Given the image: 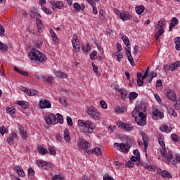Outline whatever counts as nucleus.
<instances>
[{"instance_id": "6e6d98bb", "label": "nucleus", "mask_w": 180, "mask_h": 180, "mask_svg": "<svg viewBox=\"0 0 180 180\" xmlns=\"http://www.w3.org/2000/svg\"><path fill=\"white\" fill-rule=\"evenodd\" d=\"M126 167H128V168H133L134 167V162H131V160H129L125 164Z\"/></svg>"}, {"instance_id": "c85d7f7f", "label": "nucleus", "mask_w": 180, "mask_h": 180, "mask_svg": "<svg viewBox=\"0 0 180 180\" xmlns=\"http://www.w3.org/2000/svg\"><path fill=\"white\" fill-rule=\"evenodd\" d=\"M54 75H56V77H57V78H67V77H68L67 74L61 71H56L54 72Z\"/></svg>"}, {"instance_id": "4468645a", "label": "nucleus", "mask_w": 180, "mask_h": 180, "mask_svg": "<svg viewBox=\"0 0 180 180\" xmlns=\"http://www.w3.org/2000/svg\"><path fill=\"white\" fill-rule=\"evenodd\" d=\"M166 96H167L168 99L172 102H175V101H176V94H175V92L171 89L167 90Z\"/></svg>"}, {"instance_id": "052dcab7", "label": "nucleus", "mask_w": 180, "mask_h": 180, "mask_svg": "<svg viewBox=\"0 0 180 180\" xmlns=\"http://www.w3.org/2000/svg\"><path fill=\"white\" fill-rule=\"evenodd\" d=\"M100 105L103 109H108V105L106 104V102L105 101H101L100 102Z\"/></svg>"}, {"instance_id": "9b49d317", "label": "nucleus", "mask_w": 180, "mask_h": 180, "mask_svg": "<svg viewBox=\"0 0 180 180\" xmlns=\"http://www.w3.org/2000/svg\"><path fill=\"white\" fill-rule=\"evenodd\" d=\"M56 115L53 114H49L45 117V122L47 124H57V121H56Z\"/></svg>"}, {"instance_id": "69168bd1", "label": "nucleus", "mask_w": 180, "mask_h": 180, "mask_svg": "<svg viewBox=\"0 0 180 180\" xmlns=\"http://www.w3.org/2000/svg\"><path fill=\"white\" fill-rule=\"evenodd\" d=\"M42 10L45 12L47 15H51V10L47 8L46 7H42Z\"/></svg>"}, {"instance_id": "de8ad7c7", "label": "nucleus", "mask_w": 180, "mask_h": 180, "mask_svg": "<svg viewBox=\"0 0 180 180\" xmlns=\"http://www.w3.org/2000/svg\"><path fill=\"white\" fill-rule=\"evenodd\" d=\"M96 54H98V52L96 51H92L90 54L91 60H96V58H98V56Z\"/></svg>"}, {"instance_id": "ea45409f", "label": "nucleus", "mask_w": 180, "mask_h": 180, "mask_svg": "<svg viewBox=\"0 0 180 180\" xmlns=\"http://www.w3.org/2000/svg\"><path fill=\"white\" fill-rule=\"evenodd\" d=\"M174 42L176 44V50H177V51H180V37H178L174 39Z\"/></svg>"}, {"instance_id": "4c0bfd02", "label": "nucleus", "mask_w": 180, "mask_h": 180, "mask_svg": "<svg viewBox=\"0 0 180 180\" xmlns=\"http://www.w3.org/2000/svg\"><path fill=\"white\" fill-rule=\"evenodd\" d=\"M38 151L39 154H41L42 155H45V154H49V150L46 148L40 147L38 148Z\"/></svg>"}, {"instance_id": "412c9836", "label": "nucleus", "mask_w": 180, "mask_h": 180, "mask_svg": "<svg viewBox=\"0 0 180 180\" xmlns=\"http://www.w3.org/2000/svg\"><path fill=\"white\" fill-rule=\"evenodd\" d=\"M14 171L17 172L19 176H21L22 178L25 176V172L23 171V169L20 166L14 167Z\"/></svg>"}, {"instance_id": "6ab92c4d", "label": "nucleus", "mask_w": 180, "mask_h": 180, "mask_svg": "<svg viewBox=\"0 0 180 180\" xmlns=\"http://www.w3.org/2000/svg\"><path fill=\"white\" fill-rule=\"evenodd\" d=\"M115 89L117 91V92H120L121 95V99H122V101H125V99L127 98V90L119 88H115Z\"/></svg>"}, {"instance_id": "423d86ee", "label": "nucleus", "mask_w": 180, "mask_h": 180, "mask_svg": "<svg viewBox=\"0 0 180 180\" xmlns=\"http://www.w3.org/2000/svg\"><path fill=\"white\" fill-rule=\"evenodd\" d=\"M117 126L120 129H124L126 131H131L134 129V127L131 124L124 123L122 121L117 122Z\"/></svg>"}, {"instance_id": "2f4dec72", "label": "nucleus", "mask_w": 180, "mask_h": 180, "mask_svg": "<svg viewBox=\"0 0 180 180\" xmlns=\"http://www.w3.org/2000/svg\"><path fill=\"white\" fill-rule=\"evenodd\" d=\"M72 44L75 47V44H79V40H78V35L74 34L72 38Z\"/></svg>"}, {"instance_id": "bb28decb", "label": "nucleus", "mask_w": 180, "mask_h": 180, "mask_svg": "<svg viewBox=\"0 0 180 180\" xmlns=\"http://www.w3.org/2000/svg\"><path fill=\"white\" fill-rule=\"evenodd\" d=\"M16 103L17 105L21 106V108L23 109H27V108H29V103H27V101H18Z\"/></svg>"}, {"instance_id": "0e129e2a", "label": "nucleus", "mask_w": 180, "mask_h": 180, "mask_svg": "<svg viewBox=\"0 0 180 180\" xmlns=\"http://www.w3.org/2000/svg\"><path fill=\"white\" fill-rule=\"evenodd\" d=\"M66 120H67V123H68V126H72L73 122H72V119L71 118V117H67Z\"/></svg>"}, {"instance_id": "f8f14e48", "label": "nucleus", "mask_w": 180, "mask_h": 180, "mask_svg": "<svg viewBox=\"0 0 180 180\" xmlns=\"http://www.w3.org/2000/svg\"><path fill=\"white\" fill-rule=\"evenodd\" d=\"M153 119L155 120H158V119H162L164 117V114L160 112V110H157V108L153 109L152 112Z\"/></svg>"}, {"instance_id": "774afa93", "label": "nucleus", "mask_w": 180, "mask_h": 180, "mask_svg": "<svg viewBox=\"0 0 180 180\" xmlns=\"http://www.w3.org/2000/svg\"><path fill=\"white\" fill-rule=\"evenodd\" d=\"M175 109H176V110H179V109H180V100H177L176 101Z\"/></svg>"}, {"instance_id": "c756f323", "label": "nucleus", "mask_w": 180, "mask_h": 180, "mask_svg": "<svg viewBox=\"0 0 180 180\" xmlns=\"http://www.w3.org/2000/svg\"><path fill=\"white\" fill-rule=\"evenodd\" d=\"M179 67H180L179 61L169 65V68L172 71H175V70H178Z\"/></svg>"}, {"instance_id": "b1692460", "label": "nucleus", "mask_w": 180, "mask_h": 180, "mask_svg": "<svg viewBox=\"0 0 180 180\" xmlns=\"http://www.w3.org/2000/svg\"><path fill=\"white\" fill-rule=\"evenodd\" d=\"M137 84L139 86H143V85H144V82L143 81V79H141L142 77H143V74H141V72H138L137 73Z\"/></svg>"}, {"instance_id": "f257e3e1", "label": "nucleus", "mask_w": 180, "mask_h": 180, "mask_svg": "<svg viewBox=\"0 0 180 180\" xmlns=\"http://www.w3.org/2000/svg\"><path fill=\"white\" fill-rule=\"evenodd\" d=\"M28 57L31 61H39V63H44L47 60L46 55L34 48L28 53Z\"/></svg>"}, {"instance_id": "473e14b6", "label": "nucleus", "mask_w": 180, "mask_h": 180, "mask_svg": "<svg viewBox=\"0 0 180 180\" xmlns=\"http://www.w3.org/2000/svg\"><path fill=\"white\" fill-rule=\"evenodd\" d=\"M34 78L36 79H39L40 81H46V78L44 77V75L39 73V72H35L34 75Z\"/></svg>"}, {"instance_id": "f3484780", "label": "nucleus", "mask_w": 180, "mask_h": 180, "mask_svg": "<svg viewBox=\"0 0 180 180\" xmlns=\"http://www.w3.org/2000/svg\"><path fill=\"white\" fill-rule=\"evenodd\" d=\"M88 4H89V5H91V6H92L93 8V13H94V15H98V9L96 8V4L95 2H98L99 0H86Z\"/></svg>"}, {"instance_id": "8fccbe9b", "label": "nucleus", "mask_w": 180, "mask_h": 180, "mask_svg": "<svg viewBox=\"0 0 180 180\" xmlns=\"http://www.w3.org/2000/svg\"><path fill=\"white\" fill-rule=\"evenodd\" d=\"M73 49H74L75 53H79L81 49V45H79V44H75V46H73Z\"/></svg>"}, {"instance_id": "c9c22d12", "label": "nucleus", "mask_w": 180, "mask_h": 180, "mask_svg": "<svg viewBox=\"0 0 180 180\" xmlns=\"http://www.w3.org/2000/svg\"><path fill=\"white\" fill-rule=\"evenodd\" d=\"M122 39L123 40V42L124 43L125 46H127V47L130 46V40L129 39V37H127L126 35H122Z\"/></svg>"}, {"instance_id": "864d4df0", "label": "nucleus", "mask_w": 180, "mask_h": 180, "mask_svg": "<svg viewBox=\"0 0 180 180\" xmlns=\"http://www.w3.org/2000/svg\"><path fill=\"white\" fill-rule=\"evenodd\" d=\"M130 50H131L130 47H128V48L125 49V54L127 56V58L129 57H131V51Z\"/></svg>"}, {"instance_id": "79ce46f5", "label": "nucleus", "mask_w": 180, "mask_h": 180, "mask_svg": "<svg viewBox=\"0 0 180 180\" xmlns=\"http://www.w3.org/2000/svg\"><path fill=\"white\" fill-rule=\"evenodd\" d=\"M82 50H83V51H84V53H88L89 51H91V45H89V44H86V45H84L82 46Z\"/></svg>"}, {"instance_id": "f03ea898", "label": "nucleus", "mask_w": 180, "mask_h": 180, "mask_svg": "<svg viewBox=\"0 0 180 180\" xmlns=\"http://www.w3.org/2000/svg\"><path fill=\"white\" fill-rule=\"evenodd\" d=\"M78 124L81 126L82 127H85L87 129V133L89 134H91V133H94V130H95L96 125L94 124V122L87 120V121H84L82 120H79L78 121Z\"/></svg>"}, {"instance_id": "338daca9", "label": "nucleus", "mask_w": 180, "mask_h": 180, "mask_svg": "<svg viewBox=\"0 0 180 180\" xmlns=\"http://www.w3.org/2000/svg\"><path fill=\"white\" fill-rule=\"evenodd\" d=\"M73 6H74L75 9H76V11H81V6L79 5V4L75 3L73 4Z\"/></svg>"}, {"instance_id": "a878e982", "label": "nucleus", "mask_w": 180, "mask_h": 180, "mask_svg": "<svg viewBox=\"0 0 180 180\" xmlns=\"http://www.w3.org/2000/svg\"><path fill=\"white\" fill-rule=\"evenodd\" d=\"M30 16L33 18H37L38 16L39 18H41V15L39 13V12L37 11V9L36 8H34L30 11Z\"/></svg>"}, {"instance_id": "aec40b11", "label": "nucleus", "mask_w": 180, "mask_h": 180, "mask_svg": "<svg viewBox=\"0 0 180 180\" xmlns=\"http://www.w3.org/2000/svg\"><path fill=\"white\" fill-rule=\"evenodd\" d=\"M158 174L159 175H162V178H167L168 179L172 178V175H171V173L168 172L166 170L164 171H158Z\"/></svg>"}, {"instance_id": "a18cd8bd", "label": "nucleus", "mask_w": 180, "mask_h": 180, "mask_svg": "<svg viewBox=\"0 0 180 180\" xmlns=\"http://www.w3.org/2000/svg\"><path fill=\"white\" fill-rule=\"evenodd\" d=\"M37 94H39V92L37 91V90L34 89H30L28 91L29 96H36Z\"/></svg>"}, {"instance_id": "5701e85b", "label": "nucleus", "mask_w": 180, "mask_h": 180, "mask_svg": "<svg viewBox=\"0 0 180 180\" xmlns=\"http://www.w3.org/2000/svg\"><path fill=\"white\" fill-rule=\"evenodd\" d=\"M160 130L163 131V133H171L172 128L171 127H168V125H161L160 127Z\"/></svg>"}, {"instance_id": "ddd939ff", "label": "nucleus", "mask_w": 180, "mask_h": 180, "mask_svg": "<svg viewBox=\"0 0 180 180\" xmlns=\"http://www.w3.org/2000/svg\"><path fill=\"white\" fill-rule=\"evenodd\" d=\"M50 4L52 6V9H62V8L64 6V4L61 1H54V0H51Z\"/></svg>"}, {"instance_id": "58836bf2", "label": "nucleus", "mask_w": 180, "mask_h": 180, "mask_svg": "<svg viewBox=\"0 0 180 180\" xmlns=\"http://www.w3.org/2000/svg\"><path fill=\"white\" fill-rule=\"evenodd\" d=\"M91 66H92L94 72H95V74L97 75V77H101V73H99V70H98V66H96V65H95V63H91Z\"/></svg>"}, {"instance_id": "72a5a7b5", "label": "nucleus", "mask_w": 180, "mask_h": 180, "mask_svg": "<svg viewBox=\"0 0 180 180\" xmlns=\"http://www.w3.org/2000/svg\"><path fill=\"white\" fill-rule=\"evenodd\" d=\"M50 33L52 36L53 41H55L56 44H57L58 43V37H57V34H56L53 30H50Z\"/></svg>"}, {"instance_id": "4d7b16f0", "label": "nucleus", "mask_w": 180, "mask_h": 180, "mask_svg": "<svg viewBox=\"0 0 180 180\" xmlns=\"http://www.w3.org/2000/svg\"><path fill=\"white\" fill-rule=\"evenodd\" d=\"M158 141H159V144L162 147V150H164V148H165V143H164V140H162V138H159Z\"/></svg>"}, {"instance_id": "3c124183", "label": "nucleus", "mask_w": 180, "mask_h": 180, "mask_svg": "<svg viewBox=\"0 0 180 180\" xmlns=\"http://www.w3.org/2000/svg\"><path fill=\"white\" fill-rule=\"evenodd\" d=\"M48 150H49L51 155H56V154H57L56 152V150L54 149L53 147L49 146Z\"/></svg>"}, {"instance_id": "a211bd4d", "label": "nucleus", "mask_w": 180, "mask_h": 180, "mask_svg": "<svg viewBox=\"0 0 180 180\" xmlns=\"http://www.w3.org/2000/svg\"><path fill=\"white\" fill-rule=\"evenodd\" d=\"M18 130L20 131V134L23 140H27V132L25 131V128L23 126L19 125Z\"/></svg>"}, {"instance_id": "a19ab883", "label": "nucleus", "mask_w": 180, "mask_h": 180, "mask_svg": "<svg viewBox=\"0 0 180 180\" xmlns=\"http://www.w3.org/2000/svg\"><path fill=\"white\" fill-rule=\"evenodd\" d=\"M171 139L173 143H179L180 138H178V136L175 134L171 135Z\"/></svg>"}, {"instance_id": "49530a36", "label": "nucleus", "mask_w": 180, "mask_h": 180, "mask_svg": "<svg viewBox=\"0 0 180 180\" xmlns=\"http://www.w3.org/2000/svg\"><path fill=\"white\" fill-rule=\"evenodd\" d=\"M28 175H29V179H32V178L34 177V170L33 169L30 168L28 169Z\"/></svg>"}, {"instance_id": "39448f33", "label": "nucleus", "mask_w": 180, "mask_h": 180, "mask_svg": "<svg viewBox=\"0 0 180 180\" xmlns=\"http://www.w3.org/2000/svg\"><path fill=\"white\" fill-rule=\"evenodd\" d=\"M114 147H117V150H119L120 151H122V153H125L127 154L129 153V150H130L131 146L129 143H115Z\"/></svg>"}, {"instance_id": "e2e57ef3", "label": "nucleus", "mask_w": 180, "mask_h": 180, "mask_svg": "<svg viewBox=\"0 0 180 180\" xmlns=\"http://www.w3.org/2000/svg\"><path fill=\"white\" fill-rule=\"evenodd\" d=\"M131 161L132 162H136V161H140V156H132L131 158Z\"/></svg>"}, {"instance_id": "13d9d810", "label": "nucleus", "mask_w": 180, "mask_h": 180, "mask_svg": "<svg viewBox=\"0 0 180 180\" xmlns=\"http://www.w3.org/2000/svg\"><path fill=\"white\" fill-rule=\"evenodd\" d=\"M163 26H164V22H162V21H159V22H158L157 25H156V29H157L158 30H159V29H162Z\"/></svg>"}, {"instance_id": "603ef678", "label": "nucleus", "mask_w": 180, "mask_h": 180, "mask_svg": "<svg viewBox=\"0 0 180 180\" xmlns=\"http://www.w3.org/2000/svg\"><path fill=\"white\" fill-rule=\"evenodd\" d=\"M168 112H169V115H172V116H174V117L177 116L176 112L172 108H169Z\"/></svg>"}, {"instance_id": "7c9ffc66", "label": "nucleus", "mask_w": 180, "mask_h": 180, "mask_svg": "<svg viewBox=\"0 0 180 180\" xmlns=\"http://www.w3.org/2000/svg\"><path fill=\"white\" fill-rule=\"evenodd\" d=\"M135 9H136V13L138 15H141V13H143V12H144V9H146V8L144 7V6L141 5V6H136L135 7Z\"/></svg>"}, {"instance_id": "dca6fc26", "label": "nucleus", "mask_w": 180, "mask_h": 180, "mask_svg": "<svg viewBox=\"0 0 180 180\" xmlns=\"http://www.w3.org/2000/svg\"><path fill=\"white\" fill-rule=\"evenodd\" d=\"M141 136H142V140L143 141V147H144V150L145 152L147 153V148H148V136H146V134L144 133H141Z\"/></svg>"}, {"instance_id": "9d476101", "label": "nucleus", "mask_w": 180, "mask_h": 180, "mask_svg": "<svg viewBox=\"0 0 180 180\" xmlns=\"http://www.w3.org/2000/svg\"><path fill=\"white\" fill-rule=\"evenodd\" d=\"M77 145L79 148H82V150H88V148L91 147V143H89L88 141H85L82 139H79Z\"/></svg>"}, {"instance_id": "0eeeda50", "label": "nucleus", "mask_w": 180, "mask_h": 180, "mask_svg": "<svg viewBox=\"0 0 180 180\" xmlns=\"http://www.w3.org/2000/svg\"><path fill=\"white\" fill-rule=\"evenodd\" d=\"M37 164L38 167H41L42 169H51L53 168V165L49 162H44L41 160H37Z\"/></svg>"}, {"instance_id": "4be33fe9", "label": "nucleus", "mask_w": 180, "mask_h": 180, "mask_svg": "<svg viewBox=\"0 0 180 180\" xmlns=\"http://www.w3.org/2000/svg\"><path fill=\"white\" fill-rule=\"evenodd\" d=\"M120 19H122V20H130V19H131L133 16L129 13H121L120 15Z\"/></svg>"}, {"instance_id": "f704fd0d", "label": "nucleus", "mask_w": 180, "mask_h": 180, "mask_svg": "<svg viewBox=\"0 0 180 180\" xmlns=\"http://www.w3.org/2000/svg\"><path fill=\"white\" fill-rule=\"evenodd\" d=\"M90 153H91V154H94V153H95L96 154V155H98V156L102 155V150H101V148H99L98 147L90 150Z\"/></svg>"}, {"instance_id": "1a4fd4ad", "label": "nucleus", "mask_w": 180, "mask_h": 180, "mask_svg": "<svg viewBox=\"0 0 180 180\" xmlns=\"http://www.w3.org/2000/svg\"><path fill=\"white\" fill-rule=\"evenodd\" d=\"M39 107L41 109H50L51 103L45 98H42L39 101Z\"/></svg>"}, {"instance_id": "bf43d9fd", "label": "nucleus", "mask_w": 180, "mask_h": 180, "mask_svg": "<svg viewBox=\"0 0 180 180\" xmlns=\"http://www.w3.org/2000/svg\"><path fill=\"white\" fill-rule=\"evenodd\" d=\"M115 56L118 58V61H120V60L123 58V54H122V52H115Z\"/></svg>"}, {"instance_id": "e433bc0d", "label": "nucleus", "mask_w": 180, "mask_h": 180, "mask_svg": "<svg viewBox=\"0 0 180 180\" xmlns=\"http://www.w3.org/2000/svg\"><path fill=\"white\" fill-rule=\"evenodd\" d=\"M139 96V94H137L136 92H131L129 94V101H134V99H136V98H137Z\"/></svg>"}, {"instance_id": "680f3d73", "label": "nucleus", "mask_w": 180, "mask_h": 180, "mask_svg": "<svg viewBox=\"0 0 180 180\" xmlns=\"http://www.w3.org/2000/svg\"><path fill=\"white\" fill-rule=\"evenodd\" d=\"M5 133H8V129H6L5 127H2L1 128H0V134L4 136Z\"/></svg>"}, {"instance_id": "393cba45", "label": "nucleus", "mask_w": 180, "mask_h": 180, "mask_svg": "<svg viewBox=\"0 0 180 180\" xmlns=\"http://www.w3.org/2000/svg\"><path fill=\"white\" fill-rule=\"evenodd\" d=\"M64 139L66 143H71V137L70 136V131L68 129H65L64 131Z\"/></svg>"}, {"instance_id": "2eb2a0df", "label": "nucleus", "mask_w": 180, "mask_h": 180, "mask_svg": "<svg viewBox=\"0 0 180 180\" xmlns=\"http://www.w3.org/2000/svg\"><path fill=\"white\" fill-rule=\"evenodd\" d=\"M135 122L139 124V126H146L147 124V120L146 117H142L141 118H138L137 116L134 117Z\"/></svg>"}, {"instance_id": "20e7f679", "label": "nucleus", "mask_w": 180, "mask_h": 180, "mask_svg": "<svg viewBox=\"0 0 180 180\" xmlns=\"http://www.w3.org/2000/svg\"><path fill=\"white\" fill-rule=\"evenodd\" d=\"M87 113L91 117H92V119H94V120H101L99 111H98V110L94 106H90L87 108Z\"/></svg>"}, {"instance_id": "cd10ccee", "label": "nucleus", "mask_w": 180, "mask_h": 180, "mask_svg": "<svg viewBox=\"0 0 180 180\" xmlns=\"http://www.w3.org/2000/svg\"><path fill=\"white\" fill-rule=\"evenodd\" d=\"M56 116V122L57 123H60V124H63L64 123V118L63 117V115H61L60 113H57Z\"/></svg>"}, {"instance_id": "6e6552de", "label": "nucleus", "mask_w": 180, "mask_h": 180, "mask_svg": "<svg viewBox=\"0 0 180 180\" xmlns=\"http://www.w3.org/2000/svg\"><path fill=\"white\" fill-rule=\"evenodd\" d=\"M140 112H146V105L144 104H140L135 107L131 115L132 117H136V116H137V113Z\"/></svg>"}, {"instance_id": "09e8293b", "label": "nucleus", "mask_w": 180, "mask_h": 180, "mask_svg": "<svg viewBox=\"0 0 180 180\" xmlns=\"http://www.w3.org/2000/svg\"><path fill=\"white\" fill-rule=\"evenodd\" d=\"M0 50L2 51H8V47L6 45L2 42L0 41Z\"/></svg>"}, {"instance_id": "c03bdc74", "label": "nucleus", "mask_w": 180, "mask_h": 180, "mask_svg": "<svg viewBox=\"0 0 180 180\" xmlns=\"http://www.w3.org/2000/svg\"><path fill=\"white\" fill-rule=\"evenodd\" d=\"M115 110L116 113H124L126 108L124 107H117Z\"/></svg>"}, {"instance_id": "7ed1b4c3", "label": "nucleus", "mask_w": 180, "mask_h": 180, "mask_svg": "<svg viewBox=\"0 0 180 180\" xmlns=\"http://www.w3.org/2000/svg\"><path fill=\"white\" fill-rule=\"evenodd\" d=\"M160 154L162 157H163L165 162L169 163L172 160H174V155H172V152L167 150V148L161 149Z\"/></svg>"}, {"instance_id": "37998d69", "label": "nucleus", "mask_w": 180, "mask_h": 180, "mask_svg": "<svg viewBox=\"0 0 180 180\" xmlns=\"http://www.w3.org/2000/svg\"><path fill=\"white\" fill-rule=\"evenodd\" d=\"M178 23H179V20H178V18H176V17H174L172 20H171V23L170 25L172 26H176V25H178Z\"/></svg>"}, {"instance_id": "5fc2aeb1", "label": "nucleus", "mask_w": 180, "mask_h": 180, "mask_svg": "<svg viewBox=\"0 0 180 180\" xmlns=\"http://www.w3.org/2000/svg\"><path fill=\"white\" fill-rule=\"evenodd\" d=\"M149 68H150V67H148L147 70L145 71L144 75H143V77L141 79H142V81H144V79H146V78H147L148 77H150V75H148Z\"/></svg>"}]
</instances>
